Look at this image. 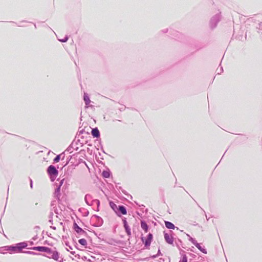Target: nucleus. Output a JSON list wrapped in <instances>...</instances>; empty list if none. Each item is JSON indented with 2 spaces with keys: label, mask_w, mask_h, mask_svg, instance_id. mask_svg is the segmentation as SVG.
Masks as SVG:
<instances>
[{
  "label": "nucleus",
  "mask_w": 262,
  "mask_h": 262,
  "mask_svg": "<svg viewBox=\"0 0 262 262\" xmlns=\"http://www.w3.org/2000/svg\"><path fill=\"white\" fill-rule=\"evenodd\" d=\"M47 173L50 176L52 181L55 180L58 174V170L56 169L55 167L53 165H50L48 167Z\"/></svg>",
  "instance_id": "f257e3e1"
},
{
  "label": "nucleus",
  "mask_w": 262,
  "mask_h": 262,
  "mask_svg": "<svg viewBox=\"0 0 262 262\" xmlns=\"http://www.w3.org/2000/svg\"><path fill=\"white\" fill-rule=\"evenodd\" d=\"M152 234L151 233H149L147 235V238L146 239H144V237H142L141 239L143 243L144 244L146 248H148L150 245L151 242L152 240Z\"/></svg>",
  "instance_id": "f03ea898"
},
{
  "label": "nucleus",
  "mask_w": 262,
  "mask_h": 262,
  "mask_svg": "<svg viewBox=\"0 0 262 262\" xmlns=\"http://www.w3.org/2000/svg\"><path fill=\"white\" fill-rule=\"evenodd\" d=\"M164 238L167 243L169 244H173V239L172 236L171 235L168 233H165Z\"/></svg>",
  "instance_id": "7ed1b4c3"
},
{
  "label": "nucleus",
  "mask_w": 262,
  "mask_h": 262,
  "mask_svg": "<svg viewBox=\"0 0 262 262\" xmlns=\"http://www.w3.org/2000/svg\"><path fill=\"white\" fill-rule=\"evenodd\" d=\"M92 135L95 138H98L100 136L99 131L97 128H95L92 129Z\"/></svg>",
  "instance_id": "20e7f679"
},
{
  "label": "nucleus",
  "mask_w": 262,
  "mask_h": 262,
  "mask_svg": "<svg viewBox=\"0 0 262 262\" xmlns=\"http://www.w3.org/2000/svg\"><path fill=\"white\" fill-rule=\"evenodd\" d=\"M165 225L166 227L168 229H174L175 228L174 224L170 222L165 221Z\"/></svg>",
  "instance_id": "39448f33"
},
{
  "label": "nucleus",
  "mask_w": 262,
  "mask_h": 262,
  "mask_svg": "<svg viewBox=\"0 0 262 262\" xmlns=\"http://www.w3.org/2000/svg\"><path fill=\"white\" fill-rule=\"evenodd\" d=\"M110 206L116 213H117L118 207L116 205V204H115L113 202L111 201L110 202Z\"/></svg>",
  "instance_id": "423d86ee"
},
{
  "label": "nucleus",
  "mask_w": 262,
  "mask_h": 262,
  "mask_svg": "<svg viewBox=\"0 0 262 262\" xmlns=\"http://www.w3.org/2000/svg\"><path fill=\"white\" fill-rule=\"evenodd\" d=\"M28 246L26 243H21L17 244V252L20 251L22 248H24Z\"/></svg>",
  "instance_id": "0eeeda50"
},
{
  "label": "nucleus",
  "mask_w": 262,
  "mask_h": 262,
  "mask_svg": "<svg viewBox=\"0 0 262 262\" xmlns=\"http://www.w3.org/2000/svg\"><path fill=\"white\" fill-rule=\"evenodd\" d=\"M141 227L143 230H144L145 232H147L148 227L147 224L143 221H142L141 223Z\"/></svg>",
  "instance_id": "6e6552de"
},
{
  "label": "nucleus",
  "mask_w": 262,
  "mask_h": 262,
  "mask_svg": "<svg viewBox=\"0 0 262 262\" xmlns=\"http://www.w3.org/2000/svg\"><path fill=\"white\" fill-rule=\"evenodd\" d=\"M118 210L120 211L121 214L125 215L127 213L126 208L123 206H119Z\"/></svg>",
  "instance_id": "1a4fd4ad"
},
{
  "label": "nucleus",
  "mask_w": 262,
  "mask_h": 262,
  "mask_svg": "<svg viewBox=\"0 0 262 262\" xmlns=\"http://www.w3.org/2000/svg\"><path fill=\"white\" fill-rule=\"evenodd\" d=\"M78 242L80 244H81V245H83V246H86L87 245L86 240L84 238L80 239L78 241Z\"/></svg>",
  "instance_id": "9d476101"
},
{
  "label": "nucleus",
  "mask_w": 262,
  "mask_h": 262,
  "mask_svg": "<svg viewBox=\"0 0 262 262\" xmlns=\"http://www.w3.org/2000/svg\"><path fill=\"white\" fill-rule=\"evenodd\" d=\"M84 101L86 105H88L90 103V99L89 97L86 95H84Z\"/></svg>",
  "instance_id": "9b49d317"
},
{
  "label": "nucleus",
  "mask_w": 262,
  "mask_h": 262,
  "mask_svg": "<svg viewBox=\"0 0 262 262\" xmlns=\"http://www.w3.org/2000/svg\"><path fill=\"white\" fill-rule=\"evenodd\" d=\"M48 249V248L47 247H36V249H37L39 251L46 252V251H47Z\"/></svg>",
  "instance_id": "f8f14e48"
},
{
  "label": "nucleus",
  "mask_w": 262,
  "mask_h": 262,
  "mask_svg": "<svg viewBox=\"0 0 262 262\" xmlns=\"http://www.w3.org/2000/svg\"><path fill=\"white\" fill-rule=\"evenodd\" d=\"M195 246L199 250H200L204 253H207L206 250L205 249H202L201 246L199 244H197Z\"/></svg>",
  "instance_id": "ddd939ff"
},
{
  "label": "nucleus",
  "mask_w": 262,
  "mask_h": 262,
  "mask_svg": "<svg viewBox=\"0 0 262 262\" xmlns=\"http://www.w3.org/2000/svg\"><path fill=\"white\" fill-rule=\"evenodd\" d=\"M180 262H187V257L186 255L183 256Z\"/></svg>",
  "instance_id": "4468645a"
},
{
  "label": "nucleus",
  "mask_w": 262,
  "mask_h": 262,
  "mask_svg": "<svg viewBox=\"0 0 262 262\" xmlns=\"http://www.w3.org/2000/svg\"><path fill=\"white\" fill-rule=\"evenodd\" d=\"M60 160V155L57 156L54 159L55 162H58Z\"/></svg>",
  "instance_id": "2eb2a0df"
},
{
  "label": "nucleus",
  "mask_w": 262,
  "mask_h": 262,
  "mask_svg": "<svg viewBox=\"0 0 262 262\" xmlns=\"http://www.w3.org/2000/svg\"><path fill=\"white\" fill-rule=\"evenodd\" d=\"M103 175L104 177L107 178L109 177V174L107 172H103Z\"/></svg>",
  "instance_id": "dca6fc26"
},
{
  "label": "nucleus",
  "mask_w": 262,
  "mask_h": 262,
  "mask_svg": "<svg viewBox=\"0 0 262 262\" xmlns=\"http://www.w3.org/2000/svg\"><path fill=\"white\" fill-rule=\"evenodd\" d=\"M124 227H125L126 230H128V226L127 225L126 221H124Z\"/></svg>",
  "instance_id": "f3484780"
},
{
  "label": "nucleus",
  "mask_w": 262,
  "mask_h": 262,
  "mask_svg": "<svg viewBox=\"0 0 262 262\" xmlns=\"http://www.w3.org/2000/svg\"><path fill=\"white\" fill-rule=\"evenodd\" d=\"M77 230H76L77 232H79V230H81V229L78 226H77Z\"/></svg>",
  "instance_id": "a211bd4d"
},
{
  "label": "nucleus",
  "mask_w": 262,
  "mask_h": 262,
  "mask_svg": "<svg viewBox=\"0 0 262 262\" xmlns=\"http://www.w3.org/2000/svg\"><path fill=\"white\" fill-rule=\"evenodd\" d=\"M67 39H66L65 40H63L62 41L65 42Z\"/></svg>",
  "instance_id": "6ab92c4d"
}]
</instances>
